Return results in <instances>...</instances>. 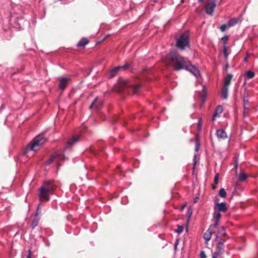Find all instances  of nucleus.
Segmentation results:
<instances>
[{"mask_svg":"<svg viewBox=\"0 0 258 258\" xmlns=\"http://www.w3.org/2000/svg\"><path fill=\"white\" fill-rule=\"evenodd\" d=\"M177 47L181 50L184 49L186 47L189 46V36L187 32L181 34L176 40Z\"/></svg>","mask_w":258,"mask_h":258,"instance_id":"5","label":"nucleus"},{"mask_svg":"<svg viewBox=\"0 0 258 258\" xmlns=\"http://www.w3.org/2000/svg\"><path fill=\"white\" fill-rule=\"evenodd\" d=\"M205 97L204 96H203L202 99V104L201 105H203L205 103Z\"/></svg>","mask_w":258,"mask_h":258,"instance_id":"37","label":"nucleus"},{"mask_svg":"<svg viewBox=\"0 0 258 258\" xmlns=\"http://www.w3.org/2000/svg\"><path fill=\"white\" fill-rule=\"evenodd\" d=\"M213 215L215 222L213 225H211V227H216L218 225V221L221 217V215L219 211H215Z\"/></svg>","mask_w":258,"mask_h":258,"instance_id":"13","label":"nucleus"},{"mask_svg":"<svg viewBox=\"0 0 258 258\" xmlns=\"http://www.w3.org/2000/svg\"><path fill=\"white\" fill-rule=\"evenodd\" d=\"M200 258H206V255L204 251H202L201 252Z\"/></svg>","mask_w":258,"mask_h":258,"instance_id":"32","label":"nucleus"},{"mask_svg":"<svg viewBox=\"0 0 258 258\" xmlns=\"http://www.w3.org/2000/svg\"><path fill=\"white\" fill-rule=\"evenodd\" d=\"M232 77H233V75L232 74H228L224 79L223 86H226V87H228L229 85L230 84V82H231Z\"/></svg>","mask_w":258,"mask_h":258,"instance_id":"16","label":"nucleus"},{"mask_svg":"<svg viewBox=\"0 0 258 258\" xmlns=\"http://www.w3.org/2000/svg\"><path fill=\"white\" fill-rule=\"evenodd\" d=\"M247 57H245V58H244V61H247Z\"/></svg>","mask_w":258,"mask_h":258,"instance_id":"46","label":"nucleus"},{"mask_svg":"<svg viewBox=\"0 0 258 258\" xmlns=\"http://www.w3.org/2000/svg\"><path fill=\"white\" fill-rule=\"evenodd\" d=\"M167 63H170L176 71L185 69L191 73L196 78L200 76V71L187 59L178 54L176 51H171L164 59Z\"/></svg>","mask_w":258,"mask_h":258,"instance_id":"1","label":"nucleus"},{"mask_svg":"<svg viewBox=\"0 0 258 258\" xmlns=\"http://www.w3.org/2000/svg\"><path fill=\"white\" fill-rule=\"evenodd\" d=\"M215 241L217 242L216 250L214 253H213L212 256L218 257L222 254L224 252V242L225 241V240L222 239L219 235H216Z\"/></svg>","mask_w":258,"mask_h":258,"instance_id":"6","label":"nucleus"},{"mask_svg":"<svg viewBox=\"0 0 258 258\" xmlns=\"http://www.w3.org/2000/svg\"><path fill=\"white\" fill-rule=\"evenodd\" d=\"M205 0H198V2L200 3H203Z\"/></svg>","mask_w":258,"mask_h":258,"instance_id":"42","label":"nucleus"},{"mask_svg":"<svg viewBox=\"0 0 258 258\" xmlns=\"http://www.w3.org/2000/svg\"><path fill=\"white\" fill-rule=\"evenodd\" d=\"M223 53L226 58H227L228 54L227 53V47L225 44L223 46Z\"/></svg>","mask_w":258,"mask_h":258,"instance_id":"29","label":"nucleus"},{"mask_svg":"<svg viewBox=\"0 0 258 258\" xmlns=\"http://www.w3.org/2000/svg\"><path fill=\"white\" fill-rule=\"evenodd\" d=\"M219 195L222 198H225L226 196V192L224 188H221L219 190Z\"/></svg>","mask_w":258,"mask_h":258,"instance_id":"26","label":"nucleus"},{"mask_svg":"<svg viewBox=\"0 0 258 258\" xmlns=\"http://www.w3.org/2000/svg\"><path fill=\"white\" fill-rule=\"evenodd\" d=\"M205 90H206L205 87L203 86V91L205 92Z\"/></svg>","mask_w":258,"mask_h":258,"instance_id":"45","label":"nucleus"},{"mask_svg":"<svg viewBox=\"0 0 258 258\" xmlns=\"http://www.w3.org/2000/svg\"><path fill=\"white\" fill-rule=\"evenodd\" d=\"M31 250H29V254L27 256V258H31Z\"/></svg>","mask_w":258,"mask_h":258,"instance_id":"39","label":"nucleus"},{"mask_svg":"<svg viewBox=\"0 0 258 258\" xmlns=\"http://www.w3.org/2000/svg\"><path fill=\"white\" fill-rule=\"evenodd\" d=\"M198 200H199V198L197 197V198H195L194 200V203L197 202Z\"/></svg>","mask_w":258,"mask_h":258,"instance_id":"41","label":"nucleus"},{"mask_svg":"<svg viewBox=\"0 0 258 258\" xmlns=\"http://www.w3.org/2000/svg\"><path fill=\"white\" fill-rule=\"evenodd\" d=\"M183 229V227L182 225H178L177 229L175 230V232L178 234L181 233Z\"/></svg>","mask_w":258,"mask_h":258,"instance_id":"28","label":"nucleus"},{"mask_svg":"<svg viewBox=\"0 0 258 258\" xmlns=\"http://www.w3.org/2000/svg\"><path fill=\"white\" fill-rule=\"evenodd\" d=\"M192 214V213L191 212H189V213L188 214V216H187V223L189 222V218L191 216Z\"/></svg>","mask_w":258,"mask_h":258,"instance_id":"36","label":"nucleus"},{"mask_svg":"<svg viewBox=\"0 0 258 258\" xmlns=\"http://www.w3.org/2000/svg\"><path fill=\"white\" fill-rule=\"evenodd\" d=\"M46 139L41 137H38L34 139L27 146L25 154L30 151H36L45 142Z\"/></svg>","mask_w":258,"mask_h":258,"instance_id":"4","label":"nucleus"},{"mask_svg":"<svg viewBox=\"0 0 258 258\" xmlns=\"http://www.w3.org/2000/svg\"><path fill=\"white\" fill-rule=\"evenodd\" d=\"M38 215H39V214H38V212L37 211L35 214V217L34 219L33 220L32 223V226L33 229H34L38 224L39 220H38V219H37V217L38 216Z\"/></svg>","mask_w":258,"mask_h":258,"instance_id":"24","label":"nucleus"},{"mask_svg":"<svg viewBox=\"0 0 258 258\" xmlns=\"http://www.w3.org/2000/svg\"><path fill=\"white\" fill-rule=\"evenodd\" d=\"M228 39V36L225 35V36H224V37H222V40L225 43L226 42V41H227Z\"/></svg>","mask_w":258,"mask_h":258,"instance_id":"33","label":"nucleus"},{"mask_svg":"<svg viewBox=\"0 0 258 258\" xmlns=\"http://www.w3.org/2000/svg\"><path fill=\"white\" fill-rule=\"evenodd\" d=\"M196 155H195V156H194V166L196 165Z\"/></svg>","mask_w":258,"mask_h":258,"instance_id":"38","label":"nucleus"},{"mask_svg":"<svg viewBox=\"0 0 258 258\" xmlns=\"http://www.w3.org/2000/svg\"><path fill=\"white\" fill-rule=\"evenodd\" d=\"M216 0H207V2L205 6V10L206 13L210 16H213L214 11L216 8Z\"/></svg>","mask_w":258,"mask_h":258,"instance_id":"7","label":"nucleus"},{"mask_svg":"<svg viewBox=\"0 0 258 258\" xmlns=\"http://www.w3.org/2000/svg\"><path fill=\"white\" fill-rule=\"evenodd\" d=\"M198 125H199V126H200L201 125V122L200 121L199 122Z\"/></svg>","mask_w":258,"mask_h":258,"instance_id":"47","label":"nucleus"},{"mask_svg":"<svg viewBox=\"0 0 258 258\" xmlns=\"http://www.w3.org/2000/svg\"><path fill=\"white\" fill-rule=\"evenodd\" d=\"M41 187L50 192L51 194H53L55 186L53 183V181L48 180L45 181Z\"/></svg>","mask_w":258,"mask_h":258,"instance_id":"9","label":"nucleus"},{"mask_svg":"<svg viewBox=\"0 0 258 258\" xmlns=\"http://www.w3.org/2000/svg\"><path fill=\"white\" fill-rule=\"evenodd\" d=\"M39 207L38 206V207H37V210H39Z\"/></svg>","mask_w":258,"mask_h":258,"instance_id":"51","label":"nucleus"},{"mask_svg":"<svg viewBox=\"0 0 258 258\" xmlns=\"http://www.w3.org/2000/svg\"><path fill=\"white\" fill-rule=\"evenodd\" d=\"M185 207H186V204H183L181 205V209H183L185 208Z\"/></svg>","mask_w":258,"mask_h":258,"instance_id":"40","label":"nucleus"},{"mask_svg":"<svg viewBox=\"0 0 258 258\" xmlns=\"http://www.w3.org/2000/svg\"><path fill=\"white\" fill-rule=\"evenodd\" d=\"M239 20L237 18H232L230 19L227 23L229 27H232L235 25L238 22Z\"/></svg>","mask_w":258,"mask_h":258,"instance_id":"21","label":"nucleus"},{"mask_svg":"<svg viewBox=\"0 0 258 258\" xmlns=\"http://www.w3.org/2000/svg\"><path fill=\"white\" fill-rule=\"evenodd\" d=\"M89 40L87 38H82L77 44L78 47H84L88 43Z\"/></svg>","mask_w":258,"mask_h":258,"instance_id":"20","label":"nucleus"},{"mask_svg":"<svg viewBox=\"0 0 258 258\" xmlns=\"http://www.w3.org/2000/svg\"><path fill=\"white\" fill-rule=\"evenodd\" d=\"M228 87L223 86L221 90V96L223 98L226 99L228 96Z\"/></svg>","mask_w":258,"mask_h":258,"instance_id":"19","label":"nucleus"},{"mask_svg":"<svg viewBox=\"0 0 258 258\" xmlns=\"http://www.w3.org/2000/svg\"><path fill=\"white\" fill-rule=\"evenodd\" d=\"M215 210H227V208L225 203H221L216 204L215 206Z\"/></svg>","mask_w":258,"mask_h":258,"instance_id":"18","label":"nucleus"},{"mask_svg":"<svg viewBox=\"0 0 258 258\" xmlns=\"http://www.w3.org/2000/svg\"><path fill=\"white\" fill-rule=\"evenodd\" d=\"M248 93L245 91L243 95V103H245V99H248Z\"/></svg>","mask_w":258,"mask_h":258,"instance_id":"30","label":"nucleus"},{"mask_svg":"<svg viewBox=\"0 0 258 258\" xmlns=\"http://www.w3.org/2000/svg\"><path fill=\"white\" fill-rule=\"evenodd\" d=\"M229 26L227 24H224V25H222V26H220V29L221 30V31L222 32H224L227 29L229 28Z\"/></svg>","mask_w":258,"mask_h":258,"instance_id":"27","label":"nucleus"},{"mask_svg":"<svg viewBox=\"0 0 258 258\" xmlns=\"http://www.w3.org/2000/svg\"><path fill=\"white\" fill-rule=\"evenodd\" d=\"M254 73L251 71H248L245 74V77L249 79L253 78L254 76Z\"/></svg>","mask_w":258,"mask_h":258,"instance_id":"25","label":"nucleus"},{"mask_svg":"<svg viewBox=\"0 0 258 258\" xmlns=\"http://www.w3.org/2000/svg\"><path fill=\"white\" fill-rule=\"evenodd\" d=\"M39 198L41 201H47L49 200V196L52 195L50 192L45 190L42 187L39 189Z\"/></svg>","mask_w":258,"mask_h":258,"instance_id":"10","label":"nucleus"},{"mask_svg":"<svg viewBox=\"0 0 258 258\" xmlns=\"http://www.w3.org/2000/svg\"><path fill=\"white\" fill-rule=\"evenodd\" d=\"M187 230H188V229H187V227H186V231H187Z\"/></svg>","mask_w":258,"mask_h":258,"instance_id":"50","label":"nucleus"},{"mask_svg":"<svg viewBox=\"0 0 258 258\" xmlns=\"http://www.w3.org/2000/svg\"><path fill=\"white\" fill-rule=\"evenodd\" d=\"M128 68L127 65H123L122 66H118L113 68L107 74V76L108 78H112L116 75L117 73L122 69L126 70Z\"/></svg>","mask_w":258,"mask_h":258,"instance_id":"8","label":"nucleus"},{"mask_svg":"<svg viewBox=\"0 0 258 258\" xmlns=\"http://www.w3.org/2000/svg\"><path fill=\"white\" fill-rule=\"evenodd\" d=\"M80 139V136H78L77 137H73L71 140L68 141L67 143V146L66 148L64 149V151L61 153H56L55 154L53 155L48 160L45 162V165H49L51 163H52L55 159H57L59 161H62L65 159L64 152L65 151L67 150V148L73 145L76 143H77L78 141H79Z\"/></svg>","mask_w":258,"mask_h":258,"instance_id":"3","label":"nucleus"},{"mask_svg":"<svg viewBox=\"0 0 258 258\" xmlns=\"http://www.w3.org/2000/svg\"><path fill=\"white\" fill-rule=\"evenodd\" d=\"M222 107L220 105L217 106L213 116V120H214L215 119V118L219 115V114H221L222 112Z\"/></svg>","mask_w":258,"mask_h":258,"instance_id":"17","label":"nucleus"},{"mask_svg":"<svg viewBox=\"0 0 258 258\" xmlns=\"http://www.w3.org/2000/svg\"><path fill=\"white\" fill-rule=\"evenodd\" d=\"M248 102V99H245V105Z\"/></svg>","mask_w":258,"mask_h":258,"instance_id":"44","label":"nucleus"},{"mask_svg":"<svg viewBox=\"0 0 258 258\" xmlns=\"http://www.w3.org/2000/svg\"><path fill=\"white\" fill-rule=\"evenodd\" d=\"M134 80H124L120 79L116 86V90L118 92H125L130 93L132 92L136 94L140 90V84L135 83Z\"/></svg>","mask_w":258,"mask_h":258,"instance_id":"2","label":"nucleus"},{"mask_svg":"<svg viewBox=\"0 0 258 258\" xmlns=\"http://www.w3.org/2000/svg\"><path fill=\"white\" fill-rule=\"evenodd\" d=\"M228 65H227V66H226V69H227V68H228Z\"/></svg>","mask_w":258,"mask_h":258,"instance_id":"49","label":"nucleus"},{"mask_svg":"<svg viewBox=\"0 0 258 258\" xmlns=\"http://www.w3.org/2000/svg\"><path fill=\"white\" fill-rule=\"evenodd\" d=\"M216 135L219 140H224L227 138V135L224 130L218 129L216 131Z\"/></svg>","mask_w":258,"mask_h":258,"instance_id":"12","label":"nucleus"},{"mask_svg":"<svg viewBox=\"0 0 258 258\" xmlns=\"http://www.w3.org/2000/svg\"><path fill=\"white\" fill-rule=\"evenodd\" d=\"M218 180H219V176H218V174H217L215 177H214V183L215 184H217L218 182Z\"/></svg>","mask_w":258,"mask_h":258,"instance_id":"31","label":"nucleus"},{"mask_svg":"<svg viewBox=\"0 0 258 258\" xmlns=\"http://www.w3.org/2000/svg\"><path fill=\"white\" fill-rule=\"evenodd\" d=\"M199 144L198 142H197L196 145V151H198L199 150Z\"/></svg>","mask_w":258,"mask_h":258,"instance_id":"35","label":"nucleus"},{"mask_svg":"<svg viewBox=\"0 0 258 258\" xmlns=\"http://www.w3.org/2000/svg\"><path fill=\"white\" fill-rule=\"evenodd\" d=\"M248 175L246 174L245 173L242 172L240 173L239 176V181H245L246 178L248 177Z\"/></svg>","mask_w":258,"mask_h":258,"instance_id":"23","label":"nucleus"},{"mask_svg":"<svg viewBox=\"0 0 258 258\" xmlns=\"http://www.w3.org/2000/svg\"><path fill=\"white\" fill-rule=\"evenodd\" d=\"M248 107L246 106V105H245V103H244V113L245 114L246 113V111L248 110Z\"/></svg>","mask_w":258,"mask_h":258,"instance_id":"34","label":"nucleus"},{"mask_svg":"<svg viewBox=\"0 0 258 258\" xmlns=\"http://www.w3.org/2000/svg\"><path fill=\"white\" fill-rule=\"evenodd\" d=\"M225 227L223 226H222L218 230V233L217 235H219L220 237H221L220 236H226L227 235V234L225 232Z\"/></svg>","mask_w":258,"mask_h":258,"instance_id":"22","label":"nucleus"},{"mask_svg":"<svg viewBox=\"0 0 258 258\" xmlns=\"http://www.w3.org/2000/svg\"><path fill=\"white\" fill-rule=\"evenodd\" d=\"M216 188V185H212V188H213V189H215Z\"/></svg>","mask_w":258,"mask_h":258,"instance_id":"43","label":"nucleus"},{"mask_svg":"<svg viewBox=\"0 0 258 258\" xmlns=\"http://www.w3.org/2000/svg\"><path fill=\"white\" fill-rule=\"evenodd\" d=\"M103 106V101L98 100V98H96L93 102L90 105L89 108H94L96 110H100Z\"/></svg>","mask_w":258,"mask_h":258,"instance_id":"11","label":"nucleus"},{"mask_svg":"<svg viewBox=\"0 0 258 258\" xmlns=\"http://www.w3.org/2000/svg\"><path fill=\"white\" fill-rule=\"evenodd\" d=\"M212 228L210 227L208 230L204 234V238L206 243H207L211 238V236L213 233Z\"/></svg>","mask_w":258,"mask_h":258,"instance_id":"14","label":"nucleus"},{"mask_svg":"<svg viewBox=\"0 0 258 258\" xmlns=\"http://www.w3.org/2000/svg\"><path fill=\"white\" fill-rule=\"evenodd\" d=\"M217 257L212 256V258H217Z\"/></svg>","mask_w":258,"mask_h":258,"instance_id":"48","label":"nucleus"},{"mask_svg":"<svg viewBox=\"0 0 258 258\" xmlns=\"http://www.w3.org/2000/svg\"><path fill=\"white\" fill-rule=\"evenodd\" d=\"M69 80V79L68 78H63L61 79L58 85L59 88L60 89H64Z\"/></svg>","mask_w":258,"mask_h":258,"instance_id":"15","label":"nucleus"}]
</instances>
